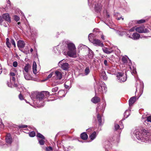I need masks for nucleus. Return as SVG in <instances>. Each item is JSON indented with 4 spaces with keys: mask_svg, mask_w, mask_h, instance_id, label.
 <instances>
[{
    "mask_svg": "<svg viewBox=\"0 0 151 151\" xmlns=\"http://www.w3.org/2000/svg\"><path fill=\"white\" fill-rule=\"evenodd\" d=\"M133 134L139 140L142 142H146L151 140V134L149 130L145 129H136L134 132Z\"/></svg>",
    "mask_w": 151,
    "mask_h": 151,
    "instance_id": "f257e3e1",
    "label": "nucleus"
},
{
    "mask_svg": "<svg viewBox=\"0 0 151 151\" xmlns=\"http://www.w3.org/2000/svg\"><path fill=\"white\" fill-rule=\"evenodd\" d=\"M68 47L69 50L67 52L68 55L70 57H76V50L75 45L72 43H69L68 44Z\"/></svg>",
    "mask_w": 151,
    "mask_h": 151,
    "instance_id": "f03ea898",
    "label": "nucleus"
},
{
    "mask_svg": "<svg viewBox=\"0 0 151 151\" xmlns=\"http://www.w3.org/2000/svg\"><path fill=\"white\" fill-rule=\"evenodd\" d=\"M100 105L99 104H98L97 105V107L96 108V112L97 113H97V119L98 120V121L99 122V124L100 125H101L102 124V119H101V116L99 115V113H98V112L99 111H101L102 112H103L104 111V110L105 106V105H104L102 107V108H101V106L100 108H99V107L100 106Z\"/></svg>",
    "mask_w": 151,
    "mask_h": 151,
    "instance_id": "7ed1b4c3",
    "label": "nucleus"
},
{
    "mask_svg": "<svg viewBox=\"0 0 151 151\" xmlns=\"http://www.w3.org/2000/svg\"><path fill=\"white\" fill-rule=\"evenodd\" d=\"M116 77L118 81L121 83L125 81L127 79L126 74H125L122 72H118L116 74Z\"/></svg>",
    "mask_w": 151,
    "mask_h": 151,
    "instance_id": "20e7f679",
    "label": "nucleus"
},
{
    "mask_svg": "<svg viewBox=\"0 0 151 151\" xmlns=\"http://www.w3.org/2000/svg\"><path fill=\"white\" fill-rule=\"evenodd\" d=\"M44 99L43 92L39 93L38 92L37 101H38L39 106L40 107L43 106H44V104L43 102L42 101Z\"/></svg>",
    "mask_w": 151,
    "mask_h": 151,
    "instance_id": "39448f33",
    "label": "nucleus"
},
{
    "mask_svg": "<svg viewBox=\"0 0 151 151\" xmlns=\"http://www.w3.org/2000/svg\"><path fill=\"white\" fill-rule=\"evenodd\" d=\"M15 78L14 76L10 77V81L11 83L8 82L7 84L8 86L10 87L13 88V87H18V88H19V86L17 84L15 83Z\"/></svg>",
    "mask_w": 151,
    "mask_h": 151,
    "instance_id": "423d86ee",
    "label": "nucleus"
},
{
    "mask_svg": "<svg viewBox=\"0 0 151 151\" xmlns=\"http://www.w3.org/2000/svg\"><path fill=\"white\" fill-rule=\"evenodd\" d=\"M127 37L131 38L134 40L138 39L140 37V35L137 33H134L132 35H131L130 32H129V34H127Z\"/></svg>",
    "mask_w": 151,
    "mask_h": 151,
    "instance_id": "0eeeda50",
    "label": "nucleus"
},
{
    "mask_svg": "<svg viewBox=\"0 0 151 151\" xmlns=\"http://www.w3.org/2000/svg\"><path fill=\"white\" fill-rule=\"evenodd\" d=\"M54 76L53 77L57 79L60 80L61 79L62 76V73L60 70H56L53 72Z\"/></svg>",
    "mask_w": 151,
    "mask_h": 151,
    "instance_id": "6e6552de",
    "label": "nucleus"
},
{
    "mask_svg": "<svg viewBox=\"0 0 151 151\" xmlns=\"http://www.w3.org/2000/svg\"><path fill=\"white\" fill-rule=\"evenodd\" d=\"M135 30L137 32L140 33H147L149 31L146 29L145 28L144 26H141L135 28Z\"/></svg>",
    "mask_w": 151,
    "mask_h": 151,
    "instance_id": "1a4fd4ad",
    "label": "nucleus"
},
{
    "mask_svg": "<svg viewBox=\"0 0 151 151\" xmlns=\"http://www.w3.org/2000/svg\"><path fill=\"white\" fill-rule=\"evenodd\" d=\"M59 65L64 70H67L69 68L68 64L66 63H63L62 61L60 62Z\"/></svg>",
    "mask_w": 151,
    "mask_h": 151,
    "instance_id": "9d476101",
    "label": "nucleus"
},
{
    "mask_svg": "<svg viewBox=\"0 0 151 151\" xmlns=\"http://www.w3.org/2000/svg\"><path fill=\"white\" fill-rule=\"evenodd\" d=\"M102 49L104 52L107 54H110L114 52L113 47H103Z\"/></svg>",
    "mask_w": 151,
    "mask_h": 151,
    "instance_id": "9b49d317",
    "label": "nucleus"
},
{
    "mask_svg": "<svg viewBox=\"0 0 151 151\" xmlns=\"http://www.w3.org/2000/svg\"><path fill=\"white\" fill-rule=\"evenodd\" d=\"M92 43L96 46H100L101 47H103L104 46L103 43L101 42L100 40H99L94 39Z\"/></svg>",
    "mask_w": 151,
    "mask_h": 151,
    "instance_id": "f8f14e48",
    "label": "nucleus"
},
{
    "mask_svg": "<svg viewBox=\"0 0 151 151\" xmlns=\"http://www.w3.org/2000/svg\"><path fill=\"white\" fill-rule=\"evenodd\" d=\"M145 124L151 127V116L147 117V119L145 121Z\"/></svg>",
    "mask_w": 151,
    "mask_h": 151,
    "instance_id": "ddd939ff",
    "label": "nucleus"
},
{
    "mask_svg": "<svg viewBox=\"0 0 151 151\" xmlns=\"http://www.w3.org/2000/svg\"><path fill=\"white\" fill-rule=\"evenodd\" d=\"M3 18L6 21L9 22H11V18L9 16V15L8 13H5L3 14Z\"/></svg>",
    "mask_w": 151,
    "mask_h": 151,
    "instance_id": "4468645a",
    "label": "nucleus"
},
{
    "mask_svg": "<svg viewBox=\"0 0 151 151\" xmlns=\"http://www.w3.org/2000/svg\"><path fill=\"white\" fill-rule=\"evenodd\" d=\"M6 140L8 144H10L12 142V139L10 134H8L6 137Z\"/></svg>",
    "mask_w": 151,
    "mask_h": 151,
    "instance_id": "2eb2a0df",
    "label": "nucleus"
},
{
    "mask_svg": "<svg viewBox=\"0 0 151 151\" xmlns=\"http://www.w3.org/2000/svg\"><path fill=\"white\" fill-rule=\"evenodd\" d=\"M25 43L22 40H19L17 42V46L19 48H23L25 46Z\"/></svg>",
    "mask_w": 151,
    "mask_h": 151,
    "instance_id": "dca6fc26",
    "label": "nucleus"
},
{
    "mask_svg": "<svg viewBox=\"0 0 151 151\" xmlns=\"http://www.w3.org/2000/svg\"><path fill=\"white\" fill-rule=\"evenodd\" d=\"M100 87L101 89H99V92L101 93L105 92L106 91V88L105 84L103 83L100 85Z\"/></svg>",
    "mask_w": 151,
    "mask_h": 151,
    "instance_id": "f3484780",
    "label": "nucleus"
},
{
    "mask_svg": "<svg viewBox=\"0 0 151 151\" xmlns=\"http://www.w3.org/2000/svg\"><path fill=\"white\" fill-rule=\"evenodd\" d=\"M23 73L24 76V78L26 80H29L32 79V77L28 73H26L24 71H23Z\"/></svg>",
    "mask_w": 151,
    "mask_h": 151,
    "instance_id": "a211bd4d",
    "label": "nucleus"
},
{
    "mask_svg": "<svg viewBox=\"0 0 151 151\" xmlns=\"http://www.w3.org/2000/svg\"><path fill=\"white\" fill-rule=\"evenodd\" d=\"M31 68V66L29 64H27L25 66L23 71H24L25 73H28L29 70Z\"/></svg>",
    "mask_w": 151,
    "mask_h": 151,
    "instance_id": "6ab92c4d",
    "label": "nucleus"
},
{
    "mask_svg": "<svg viewBox=\"0 0 151 151\" xmlns=\"http://www.w3.org/2000/svg\"><path fill=\"white\" fill-rule=\"evenodd\" d=\"M100 76L104 80L107 79V77L106 75L105 72L103 70H101L100 72Z\"/></svg>",
    "mask_w": 151,
    "mask_h": 151,
    "instance_id": "aec40b11",
    "label": "nucleus"
},
{
    "mask_svg": "<svg viewBox=\"0 0 151 151\" xmlns=\"http://www.w3.org/2000/svg\"><path fill=\"white\" fill-rule=\"evenodd\" d=\"M136 100V98L135 97H133L131 98L129 100V106L132 105V104L134 103Z\"/></svg>",
    "mask_w": 151,
    "mask_h": 151,
    "instance_id": "412c9836",
    "label": "nucleus"
},
{
    "mask_svg": "<svg viewBox=\"0 0 151 151\" xmlns=\"http://www.w3.org/2000/svg\"><path fill=\"white\" fill-rule=\"evenodd\" d=\"M100 101V98L97 97H94L91 99V101L94 104H96Z\"/></svg>",
    "mask_w": 151,
    "mask_h": 151,
    "instance_id": "4be33fe9",
    "label": "nucleus"
},
{
    "mask_svg": "<svg viewBox=\"0 0 151 151\" xmlns=\"http://www.w3.org/2000/svg\"><path fill=\"white\" fill-rule=\"evenodd\" d=\"M38 92H34L32 93L30 97L32 99H37Z\"/></svg>",
    "mask_w": 151,
    "mask_h": 151,
    "instance_id": "5701e85b",
    "label": "nucleus"
},
{
    "mask_svg": "<svg viewBox=\"0 0 151 151\" xmlns=\"http://www.w3.org/2000/svg\"><path fill=\"white\" fill-rule=\"evenodd\" d=\"M32 68L33 73L36 74L37 73V65L35 61H34L33 62Z\"/></svg>",
    "mask_w": 151,
    "mask_h": 151,
    "instance_id": "b1692460",
    "label": "nucleus"
},
{
    "mask_svg": "<svg viewBox=\"0 0 151 151\" xmlns=\"http://www.w3.org/2000/svg\"><path fill=\"white\" fill-rule=\"evenodd\" d=\"M114 16L116 19L118 20H119L121 19H122V20L124 19V18L122 17V16L119 13H115Z\"/></svg>",
    "mask_w": 151,
    "mask_h": 151,
    "instance_id": "393cba45",
    "label": "nucleus"
},
{
    "mask_svg": "<svg viewBox=\"0 0 151 151\" xmlns=\"http://www.w3.org/2000/svg\"><path fill=\"white\" fill-rule=\"evenodd\" d=\"M102 7V6L100 4L98 3L97 5L96 4L95 5L94 8L95 10L99 11L101 8Z\"/></svg>",
    "mask_w": 151,
    "mask_h": 151,
    "instance_id": "a878e982",
    "label": "nucleus"
},
{
    "mask_svg": "<svg viewBox=\"0 0 151 151\" xmlns=\"http://www.w3.org/2000/svg\"><path fill=\"white\" fill-rule=\"evenodd\" d=\"M81 138L84 140H86L88 138L87 134L85 132L82 133L81 135Z\"/></svg>",
    "mask_w": 151,
    "mask_h": 151,
    "instance_id": "bb28decb",
    "label": "nucleus"
},
{
    "mask_svg": "<svg viewBox=\"0 0 151 151\" xmlns=\"http://www.w3.org/2000/svg\"><path fill=\"white\" fill-rule=\"evenodd\" d=\"M129 68L130 70L132 71L131 72L132 73V75L136 73V68L132 66V67L130 66V65H129Z\"/></svg>",
    "mask_w": 151,
    "mask_h": 151,
    "instance_id": "cd10ccee",
    "label": "nucleus"
},
{
    "mask_svg": "<svg viewBox=\"0 0 151 151\" xmlns=\"http://www.w3.org/2000/svg\"><path fill=\"white\" fill-rule=\"evenodd\" d=\"M96 136V133L94 131L90 136L89 137L92 140L95 138Z\"/></svg>",
    "mask_w": 151,
    "mask_h": 151,
    "instance_id": "c85d7f7f",
    "label": "nucleus"
},
{
    "mask_svg": "<svg viewBox=\"0 0 151 151\" xmlns=\"http://www.w3.org/2000/svg\"><path fill=\"white\" fill-rule=\"evenodd\" d=\"M130 110H126L124 113V117L127 118L130 114Z\"/></svg>",
    "mask_w": 151,
    "mask_h": 151,
    "instance_id": "c756f323",
    "label": "nucleus"
},
{
    "mask_svg": "<svg viewBox=\"0 0 151 151\" xmlns=\"http://www.w3.org/2000/svg\"><path fill=\"white\" fill-rule=\"evenodd\" d=\"M44 99L47 98L49 96L50 93L48 91H43L42 92Z\"/></svg>",
    "mask_w": 151,
    "mask_h": 151,
    "instance_id": "7c9ffc66",
    "label": "nucleus"
},
{
    "mask_svg": "<svg viewBox=\"0 0 151 151\" xmlns=\"http://www.w3.org/2000/svg\"><path fill=\"white\" fill-rule=\"evenodd\" d=\"M127 34H129V32H128L127 33H126V32H124V31L122 32H119L118 33V34L119 35H120L121 36H122L124 35H125L127 37Z\"/></svg>",
    "mask_w": 151,
    "mask_h": 151,
    "instance_id": "2f4dec72",
    "label": "nucleus"
},
{
    "mask_svg": "<svg viewBox=\"0 0 151 151\" xmlns=\"http://www.w3.org/2000/svg\"><path fill=\"white\" fill-rule=\"evenodd\" d=\"M93 34H90L88 35V38L89 40L91 42H92L94 40L93 39Z\"/></svg>",
    "mask_w": 151,
    "mask_h": 151,
    "instance_id": "473e14b6",
    "label": "nucleus"
},
{
    "mask_svg": "<svg viewBox=\"0 0 151 151\" xmlns=\"http://www.w3.org/2000/svg\"><path fill=\"white\" fill-rule=\"evenodd\" d=\"M90 72L89 67H87L85 70V75H88Z\"/></svg>",
    "mask_w": 151,
    "mask_h": 151,
    "instance_id": "72a5a7b5",
    "label": "nucleus"
},
{
    "mask_svg": "<svg viewBox=\"0 0 151 151\" xmlns=\"http://www.w3.org/2000/svg\"><path fill=\"white\" fill-rule=\"evenodd\" d=\"M120 127H121L120 128V126L117 124H115L114 127L116 130H117L118 129H119V128L120 129H122L123 128V126H122L121 125H120Z\"/></svg>",
    "mask_w": 151,
    "mask_h": 151,
    "instance_id": "f704fd0d",
    "label": "nucleus"
},
{
    "mask_svg": "<svg viewBox=\"0 0 151 151\" xmlns=\"http://www.w3.org/2000/svg\"><path fill=\"white\" fill-rule=\"evenodd\" d=\"M29 136L31 137H35L36 134L35 132L34 131H32L29 132Z\"/></svg>",
    "mask_w": 151,
    "mask_h": 151,
    "instance_id": "c9c22d12",
    "label": "nucleus"
},
{
    "mask_svg": "<svg viewBox=\"0 0 151 151\" xmlns=\"http://www.w3.org/2000/svg\"><path fill=\"white\" fill-rule=\"evenodd\" d=\"M37 136L38 137L41 138L42 139H45L44 137L40 133H37Z\"/></svg>",
    "mask_w": 151,
    "mask_h": 151,
    "instance_id": "e433bc0d",
    "label": "nucleus"
},
{
    "mask_svg": "<svg viewBox=\"0 0 151 151\" xmlns=\"http://www.w3.org/2000/svg\"><path fill=\"white\" fill-rule=\"evenodd\" d=\"M53 76H54V73L53 72H52L48 75L45 80H46L47 79L51 78L52 76L53 77Z\"/></svg>",
    "mask_w": 151,
    "mask_h": 151,
    "instance_id": "4c0bfd02",
    "label": "nucleus"
},
{
    "mask_svg": "<svg viewBox=\"0 0 151 151\" xmlns=\"http://www.w3.org/2000/svg\"><path fill=\"white\" fill-rule=\"evenodd\" d=\"M97 86H99L98 88H96L95 87L96 94L97 92H99V89H101V88L100 87V85L99 86L98 85H97Z\"/></svg>",
    "mask_w": 151,
    "mask_h": 151,
    "instance_id": "58836bf2",
    "label": "nucleus"
},
{
    "mask_svg": "<svg viewBox=\"0 0 151 151\" xmlns=\"http://www.w3.org/2000/svg\"><path fill=\"white\" fill-rule=\"evenodd\" d=\"M6 45L7 46L9 47H10L11 46V44L9 42V39L8 38H7L6 39Z\"/></svg>",
    "mask_w": 151,
    "mask_h": 151,
    "instance_id": "ea45409f",
    "label": "nucleus"
},
{
    "mask_svg": "<svg viewBox=\"0 0 151 151\" xmlns=\"http://www.w3.org/2000/svg\"><path fill=\"white\" fill-rule=\"evenodd\" d=\"M122 60L124 63H127V58L125 57H123L122 59Z\"/></svg>",
    "mask_w": 151,
    "mask_h": 151,
    "instance_id": "a19ab883",
    "label": "nucleus"
},
{
    "mask_svg": "<svg viewBox=\"0 0 151 151\" xmlns=\"http://www.w3.org/2000/svg\"><path fill=\"white\" fill-rule=\"evenodd\" d=\"M58 89V87H56L53 88L52 90V91L53 92H57Z\"/></svg>",
    "mask_w": 151,
    "mask_h": 151,
    "instance_id": "79ce46f5",
    "label": "nucleus"
},
{
    "mask_svg": "<svg viewBox=\"0 0 151 151\" xmlns=\"http://www.w3.org/2000/svg\"><path fill=\"white\" fill-rule=\"evenodd\" d=\"M145 19H142L140 20H138L137 21V22L138 24H141L142 23L145 22Z\"/></svg>",
    "mask_w": 151,
    "mask_h": 151,
    "instance_id": "37998d69",
    "label": "nucleus"
},
{
    "mask_svg": "<svg viewBox=\"0 0 151 151\" xmlns=\"http://www.w3.org/2000/svg\"><path fill=\"white\" fill-rule=\"evenodd\" d=\"M14 17V19L17 22L20 19L19 17L17 15H15Z\"/></svg>",
    "mask_w": 151,
    "mask_h": 151,
    "instance_id": "c03bdc74",
    "label": "nucleus"
},
{
    "mask_svg": "<svg viewBox=\"0 0 151 151\" xmlns=\"http://www.w3.org/2000/svg\"><path fill=\"white\" fill-rule=\"evenodd\" d=\"M52 148L51 147H49L46 148V151H52Z\"/></svg>",
    "mask_w": 151,
    "mask_h": 151,
    "instance_id": "a18cd8bd",
    "label": "nucleus"
},
{
    "mask_svg": "<svg viewBox=\"0 0 151 151\" xmlns=\"http://www.w3.org/2000/svg\"><path fill=\"white\" fill-rule=\"evenodd\" d=\"M39 142L40 145H43L44 144V141L42 139L39 140Z\"/></svg>",
    "mask_w": 151,
    "mask_h": 151,
    "instance_id": "49530a36",
    "label": "nucleus"
},
{
    "mask_svg": "<svg viewBox=\"0 0 151 151\" xmlns=\"http://www.w3.org/2000/svg\"><path fill=\"white\" fill-rule=\"evenodd\" d=\"M11 42L12 44L13 45L14 47H15L16 44L14 40L12 39L11 40Z\"/></svg>",
    "mask_w": 151,
    "mask_h": 151,
    "instance_id": "de8ad7c7",
    "label": "nucleus"
},
{
    "mask_svg": "<svg viewBox=\"0 0 151 151\" xmlns=\"http://www.w3.org/2000/svg\"><path fill=\"white\" fill-rule=\"evenodd\" d=\"M17 61H14L13 63V66L14 67H16L17 66Z\"/></svg>",
    "mask_w": 151,
    "mask_h": 151,
    "instance_id": "09e8293b",
    "label": "nucleus"
},
{
    "mask_svg": "<svg viewBox=\"0 0 151 151\" xmlns=\"http://www.w3.org/2000/svg\"><path fill=\"white\" fill-rule=\"evenodd\" d=\"M19 97L20 99L21 100H22L24 99L23 96L21 94V93H20L19 96Z\"/></svg>",
    "mask_w": 151,
    "mask_h": 151,
    "instance_id": "8fccbe9b",
    "label": "nucleus"
},
{
    "mask_svg": "<svg viewBox=\"0 0 151 151\" xmlns=\"http://www.w3.org/2000/svg\"><path fill=\"white\" fill-rule=\"evenodd\" d=\"M10 77L15 76V74L14 72H10Z\"/></svg>",
    "mask_w": 151,
    "mask_h": 151,
    "instance_id": "3c124183",
    "label": "nucleus"
},
{
    "mask_svg": "<svg viewBox=\"0 0 151 151\" xmlns=\"http://www.w3.org/2000/svg\"><path fill=\"white\" fill-rule=\"evenodd\" d=\"M27 126L26 125H21L19 126V127L20 128H24L27 127Z\"/></svg>",
    "mask_w": 151,
    "mask_h": 151,
    "instance_id": "603ef678",
    "label": "nucleus"
},
{
    "mask_svg": "<svg viewBox=\"0 0 151 151\" xmlns=\"http://www.w3.org/2000/svg\"><path fill=\"white\" fill-rule=\"evenodd\" d=\"M134 29H135V27H133L129 30V32H130V31L133 32L134 31Z\"/></svg>",
    "mask_w": 151,
    "mask_h": 151,
    "instance_id": "864d4df0",
    "label": "nucleus"
},
{
    "mask_svg": "<svg viewBox=\"0 0 151 151\" xmlns=\"http://www.w3.org/2000/svg\"><path fill=\"white\" fill-rule=\"evenodd\" d=\"M86 47V45H84L82 44H81L79 45L78 47H79L83 48V47Z\"/></svg>",
    "mask_w": 151,
    "mask_h": 151,
    "instance_id": "5fc2aeb1",
    "label": "nucleus"
},
{
    "mask_svg": "<svg viewBox=\"0 0 151 151\" xmlns=\"http://www.w3.org/2000/svg\"><path fill=\"white\" fill-rule=\"evenodd\" d=\"M104 64L106 66H107V61L106 60H105L104 62Z\"/></svg>",
    "mask_w": 151,
    "mask_h": 151,
    "instance_id": "6e6d98bb",
    "label": "nucleus"
},
{
    "mask_svg": "<svg viewBox=\"0 0 151 151\" xmlns=\"http://www.w3.org/2000/svg\"><path fill=\"white\" fill-rule=\"evenodd\" d=\"M3 21V18L1 17L0 16V23H1Z\"/></svg>",
    "mask_w": 151,
    "mask_h": 151,
    "instance_id": "4d7b16f0",
    "label": "nucleus"
},
{
    "mask_svg": "<svg viewBox=\"0 0 151 151\" xmlns=\"http://www.w3.org/2000/svg\"><path fill=\"white\" fill-rule=\"evenodd\" d=\"M106 16L107 18L109 17H110L109 14H108L107 11H106Z\"/></svg>",
    "mask_w": 151,
    "mask_h": 151,
    "instance_id": "13d9d810",
    "label": "nucleus"
},
{
    "mask_svg": "<svg viewBox=\"0 0 151 151\" xmlns=\"http://www.w3.org/2000/svg\"><path fill=\"white\" fill-rule=\"evenodd\" d=\"M91 53H92L91 55H88L89 57L90 58H92L93 57V52L92 51H91Z\"/></svg>",
    "mask_w": 151,
    "mask_h": 151,
    "instance_id": "bf43d9fd",
    "label": "nucleus"
},
{
    "mask_svg": "<svg viewBox=\"0 0 151 151\" xmlns=\"http://www.w3.org/2000/svg\"><path fill=\"white\" fill-rule=\"evenodd\" d=\"M2 125L3 126L4 125V124L2 123L1 119H0V125Z\"/></svg>",
    "mask_w": 151,
    "mask_h": 151,
    "instance_id": "052dcab7",
    "label": "nucleus"
},
{
    "mask_svg": "<svg viewBox=\"0 0 151 151\" xmlns=\"http://www.w3.org/2000/svg\"><path fill=\"white\" fill-rule=\"evenodd\" d=\"M65 87L66 88H68L69 86H68L65 84Z\"/></svg>",
    "mask_w": 151,
    "mask_h": 151,
    "instance_id": "680f3d73",
    "label": "nucleus"
},
{
    "mask_svg": "<svg viewBox=\"0 0 151 151\" xmlns=\"http://www.w3.org/2000/svg\"><path fill=\"white\" fill-rule=\"evenodd\" d=\"M101 38L103 40H105L104 38V36L103 35H102L101 36Z\"/></svg>",
    "mask_w": 151,
    "mask_h": 151,
    "instance_id": "e2e57ef3",
    "label": "nucleus"
},
{
    "mask_svg": "<svg viewBox=\"0 0 151 151\" xmlns=\"http://www.w3.org/2000/svg\"><path fill=\"white\" fill-rule=\"evenodd\" d=\"M33 49H32V48H31L30 50V51L31 52L33 51Z\"/></svg>",
    "mask_w": 151,
    "mask_h": 151,
    "instance_id": "0e129e2a",
    "label": "nucleus"
},
{
    "mask_svg": "<svg viewBox=\"0 0 151 151\" xmlns=\"http://www.w3.org/2000/svg\"><path fill=\"white\" fill-rule=\"evenodd\" d=\"M21 88L22 89H23L24 88V87H21L20 88H19V89H20Z\"/></svg>",
    "mask_w": 151,
    "mask_h": 151,
    "instance_id": "69168bd1",
    "label": "nucleus"
},
{
    "mask_svg": "<svg viewBox=\"0 0 151 151\" xmlns=\"http://www.w3.org/2000/svg\"><path fill=\"white\" fill-rule=\"evenodd\" d=\"M1 73H2V70L1 69H0V74Z\"/></svg>",
    "mask_w": 151,
    "mask_h": 151,
    "instance_id": "338daca9",
    "label": "nucleus"
},
{
    "mask_svg": "<svg viewBox=\"0 0 151 151\" xmlns=\"http://www.w3.org/2000/svg\"><path fill=\"white\" fill-rule=\"evenodd\" d=\"M91 130V129H88V130H87V131L88 132H90Z\"/></svg>",
    "mask_w": 151,
    "mask_h": 151,
    "instance_id": "774afa93",
    "label": "nucleus"
}]
</instances>
